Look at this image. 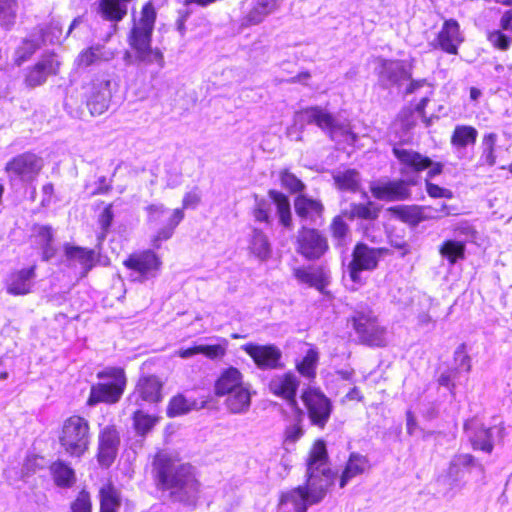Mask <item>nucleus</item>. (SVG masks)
<instances>
[{"instance_id":"nucleus-23","label":"nucleus","mask_w":512,"mask_h":512,"mask_svg":"<svg viewBox=\"0 0 512 512\" xmlns=\"http://www.w3.org/2000/svg\"><path fill=\"white\" fill-rule=\"evenodd\" d=\"M43 162L41 157L33 152L27 151L12 157L4 167L9 175L21 180L31 181L42 170Z\"/></svg>"},{"instance_id":"nucleus-16","label":"nucleus","mask_w":512,"mask_h":512,"mask_svg":"<svg viewBox=\"0 0 512 512\" xmlns=\"http://www.w3.org/2000/svg\"><path fill=\"white\" fill-rule=\"evenodd\" d=\"M299 387L300 380L292 371L275 374L267 383V390L272 396L284 401L300 415L301 408L297 401Z\"/></svg>"},{"instance_id":"nucleus-6","label":"nucleus","mask_w":512,"mask_h":512,"mask_svg":"<svg viewBox=\"0 0 512 512\" xmlns=\"http://www.w3.org/2000/svg\"><path fill=\"white\" fill-rule=\"evenodd\" d=\"M347 324L354 330L358 343L370 348H385L389 339L387 328L383 326L370 307L355 310Z\"/></svg>"},{"instance_id":"nucleus-44","label":"nucleus","mask_w":512,"mask_h":512,"mask_svg":"<svg viewBox=\"0 0 512 512\" xmlns=\"http://www.w3.org/2000/svg\"><path fill=\"white\" fill-rule=\"evenodd\" d=\"M478 137V131L470 125H456L450 137V143L456 148H465L474 145Z\"/></svg>"},{"instance_id":"nucleus-9","label":"nucleus","mask_w":512,"mask_h":512,"mask_svg":"<svg viewBox=\"0 0 512 512\" xmlns=\"http://www.w3.org/2000/svg\"><path fill=\"white\" fill-rule=\"evenodd\" d=\"M300 399L306 409L310 424L324 429L333 413L332 400L320 387L306 386L302 389Z\"/></svg>"},{"instance_id":"nucleus-40","label":"nucleus","mask_w":512,"mask_h":512,"mask_svg":"<svg viewBox=\"0 0 512 512\" xmlns=\"http://www.w3.org/2000/svg\"><path fill=\"white\" fill-rule=\"evenodd\" d=\"M206 401H202L200 405L194 400H189L182 393H177L172 396L166 406V415L169 418L179 417L189 412L201 409L205 406Z\"/></svg>"},{"instance_id":"nucleus-3","label":"nucleus","mask_w":512,"mask_h":512,"mask_svg":"<svg viewBox=\"0 0 512 512\" xmlns=\"http://www.w3.org/2000/svg\"><path fill=\"white\" fill-rule=\"evenodd\" d=\"M57 440L65 455L70 458H82L91 446L90 421L77 413L69 415L57 430Z\"/></svg>"},{"instance_id":"nucleus-39","label":"nucleus","mask_w":512,"mask_h":512,"mask_svg":"<svg viewBox=\"0 0 512 512\" xmlns=\"http://www.w3.org/2000/svg\"><path fill=\"white\" fill-rule=\"evenodd\" d=\"M387 212L411 227H416L426 218L423 214V207L419 205H395L388 207Z\"/></svg>"},{"instance_id":"nucleus-48","label":"nucleus","mask_w":512,"mask_h":512,"mask_svg":"<svg viewBox=\"0 0 512 512\" xmlns=\"http://www.w3.org/2000/svg\"><path fill=\"white\" fill-rule=\"evenodd\" d=\"M41 48V43L34 39L25 38L21 44L15 49L13 63L16 66H21L29 61L34 54Z\"/></svg>"},{"instance_id":"nucleus-33","label":"nucleus","mask_w":512,"mask_h":512,"mask_svg":"<svg viewBox=\"0 0 512 512\" xmlns=\"http://www.w3.org/2000/svg\"><path fill=\"white\" fill-rule=\"evenodd\" d=\"M370 467L371 465L367 456L355 452L351 453L340 475L339 487L344 488L351 479L362 475L370 469Z\"/></svg>"},{"instance_id":"nucleus-59","label":"nucleus","mask_w":512,"mask_h":512,"mask_svg":"<svg viewBox=\"0 0 512 512\" xmlns=\"http://www.w3.org/2000/svg\"><path fill=\"white\" fill-rule=\"evenodd\" d=\"M114 219L113 203L107 204L101 214L98 216V223L101 228V234L98 236L100 241H103L110 231Z\"/></svg>"},{"instance_id":"nucleus-10","label":"nucleus","mask_w":512,"mask_h":512,"mask_svg":"<svg viewBox=\"0 0 512 512\" xmlns=\"http://www.w3.org/2000/svg\"><path fill=\"white\" fill-rule=\"evenodd\" d=\"M295 251L308 261H316L324 257L330 250L327 235L320 229L302 225L295 237Z\"/></svg>"},{"instance_id":"nucleus-37","label":"nucleus","mask_w":512,"mask_h":512,"mask_svg":"<svg viewBox=\"0 0 512 512\" xmlns=\"http://www.w3.org/2000/svg\"><path fill=\"white\" fill-rule=\"evenodd\" d=\"M54 484L59 488H71L76 483V474L69 463L57 459L49 466Z\"/></svg>"},{"instance_id":"nucleus-15","label":"nucleus","mask_w":512,"mask_h":512,"mask_svg":"<svg viewBox=\"0 0 512 512\" xmlns=\"http://www.w3.org/2000/svg\"><path fill=\"white\" fill-rule=\"evenodd\" d=\"M165 380L157 375L141 373L136 380L130 398L135 399L136 404L157 406L164 400Z\"/></svg>"},{"instance_id":"nucleus-52","label":"nucleus","mask_w":512,"mask_h":512,"mask_svg":"<svg viewBox=\"0 0 512 512\" xmlns=\"http://www.w3.org/2000/svg\"><path fill=\"white\" fill-rule=\"evenodd\" d=\"M17 0H0V26L10 29L17 17Z\"/></svg>"},{"instance_id":"nucleus-42","label":"nucleus","mask_w":512,"mask_h":512,"mask_svg":"<svg viewBox=\"0 0 512 512\" xmlns=\"http://www.w3.org/2000/svg\"><path fill=\"white\" fill-rule=\"evenodd\" d=\"M333 183L339 191H348L356 193L360 188L359 172L354 169H346L344 171L337 172L332 176Z\"/></svg>"},{"instance_id":"nucleus-34","label":"nucleus","mask_w":512,"mask_h":512,"mask_svg":"<svg viewBox=\"0 0 512 512\" xmlns=\"http://www.w3.org/2000/svg\"><path fill=\"white\" fill-rule=\"evenodd\" d=\"M381 212V206L374 201L353 202L349 206V210L343 212L349 220L375 222L378 220Z\"/></svg>"},{"instance_id":"nucleus-25","label":"nucleus","mask_w":512,"mask_h":512,"mask_svg":"<svg viewBox=\"0 0 512 512\" xmlns=\"http://www.w3.org/2000/svg\"><path fill=\"white\" fill-rule=\"evenodd\" d=\"M307 124H314L324 131L331 139L338 133L344 134L345 127L337 121L335 116L321 106H309L301 109Z\"/></svg>"},{"instance_id":"nucleus-4","label":"nucleus","mask_w":512,"mask_h":512,"mask_svg":"<svg viewBox=\"0 0 512 512\" xmlns=\"http://www.w3.org/2000/svg\"><path fill=\"white\" fill-rule=\"evenodd\" d=\"M99 382L90 386L86 404L90 407L100 403L116 404L122 398L127 387V376L122 367H106L98 371Z\"/></svg>"},{"instance_id":"nucleus-61","label":"nucleus","mask_w":512,"mask_h":512,"mask_svg":"<svg viewBox=\"0 0 512 512\" xmlns=\"http://www.w3.org/2000/svg\"><path fill=\"white\" fill-rule=\"evenodd\" d=\"M415 115L411 106H405L400 110L396 119L403 131H410L416 127L417 121Z\"/></svg>"},{"instance_id":"nucleus-2","label":"nucleus","mask_w":512,"mask_h":512,"mask_svg":"<svg viewBox=\"0 0 512 512\" xmlns=\"http://www.w3.org/2000/svg\"><path fill=\"white\" fill-rule=\"evenodd\" d=\"M213 389L216 397H227L225 406L233 414L244 413L251 405V393L244 382V375L235 366L230 365L220 371Z\"/></svg>"},{"instance_id":"nucleus-24","label":"nucleus","mask_w":512,"mask_h":512,"mask_svg":"<svg viewBox=\"0 0 512 512\" xmlns=\"http://www.w3.org/2000/svg\"><path fill=\"white\" fill-rule=\"evenodd\" d=\"M375 61L379 67L377 78L381 88L390 89L394 86H400L403 81L411 79V72L406 69L402 61L382 57H377Z\"/></svg>"},{"instance_id":"nucleus-57","label":"nucleus","mask_w":512,"mask_h":512,"mask_svg":"<svg viewBox=\"0 0 512 512\" xmlns=\"http://www.w3.org/2000/svg\"><path fill=\"white\" fill-rule=\"evenodd\" d=\"M497 135L495 133H488L483 136L482 144V159L488 166H494L496 163L495 146Z\"/></svg>"},{"instance_id":"nucleus-36","label":"nucleus","mask_w":512,"mask_h":512,"mask_svg":"<svg viewBox=\"0 0 512 512\" xmlns=\"http://www.w3.org/2000/svg\"><path fill=\"white\" fill-rule=\"evenodd\" d=\"M268 196L276 206L280 226L286 230H292L294 223L289 197L285 193L275 189H270Z\"/></svg>"},{"instance_id":"nucleus-56","label":"nucleus","mask_w":512,"mask_h":512,"mask_svg":"<svg viewBox=\"0 0 512 512\" xmlns=\"http://www.w3.org/2000/svg\"><path fill=\"white\" fill-rule=\"evenodd\" d=\"M295 413V422L292 425H288L285 427L283 431V441L285 443H295L298 441L304 434V430L302 427V418H303V410L301 409V414Z\"/></svg>"},{"instance_id":"nucleus-19","label":"nucleus","mask_w":512,"mask_h":512,"mask_svg":"<svg viewBox=\"0 0 512 512\" xmlns=\"http://www.w3.org/2000/svg\"><path fill=\"white\" fill-rule=\"evenodd\" d=\"M464 41L465 36L460 23L454 18H449L443 21L431 45L435 50H440L445 54L457 55Z\"/></svg>"},{"instance_id":"nucleus-26","label":"nucleus","mask_w":512,"mask_h":512,"mask_svg":"<svg viewBox=\"0 0 512 512\" xmlns=\"http://www.w3.org/2000/svg\"><path fill=\"white\" fill-rule=\"evenodd\" d=\"M463 428L471 448L474 451H482L487 454L493 452L494 440L492 427H486L475 419H469L464 422Z\"/></svg>"},{"instance_id":"nucleus-51","label":"nucleus","mask_w":512,"mask_h":512,"mask_svg":"<svg viewBox=\"0 0 512 512\" xmlns=\"http://www.w3.org/2000/svg\"><path fill=\"white\" fill-rule=\"evenodd\" d=\"M255 222L270 225L272 223L270 202L258 195H254V205L250 211Z\"/></svg>"},{"instance_id":"nucleus-58","label":"nucleus","mask_w":512,"mask_h":512,"mask_svg":"<svg viewBox=\"0 0 512 512\" xmlns=\"http://www.w3.org/2000/svg\"><path fill=\"white\" fill-rule=\"evenodd\" d=\"M93 503L89 491L81 489L70 502V512H92Z\"/></svg>"},{"instance_id":"nucleus-64","label":"nucleus","mask_w":512,"mask_h":512,"mask_svg":"<svg viewBox=\"0 0 512 512\" xmlns=\"http://www.w3.org/2000/svg\"><path fill=\"white\" fill-rule=\"evenodd\" d=\"M387 242L390 246V249H393L398 252L400 257H405L411 251L410 245L404 237H393L392 235H387Z\"/></svg>"},{"instance_id":"nucleus-45","label":"nucleus","mask_w":512,"mask_h":512,"mask_svg":"<svg viewBox=\"0 0 512 512\" xmlns=\"http://www.w3.org/2000/svg\"><path fill=\"white\" fill-rule=\"evenodd\" d=\"M34 234L37 244L43 249V258L48 260L54 255V249L52 248L53 241V229L50 225H39L33 226Z\"/></svg>"},{"instance_id":"nucleus-5","label":"nucleus","mask_w":512,"mask_h":512,"mask_svg":"<svg viewBox=\"0 0 512 512\" xmlns=\"http://www.w3.org/2000/svg\"><path fill=\"white\" fill-rule=\"evenodd\" d=\"M305 482L315 488L324 489L325 494L334 486L337 476L332 468L326 443L323 439L313 441L305 460Z\"/></svg>"},{"instance_id":"nucleus-53","label":"nucleus","mask_w":512,"mask_h":512,"mask_svg":"<svg viewBox=\"0 0 512 512\" xmlns=\"http://www.w3.org/2000/svg\"><path fill=\"white\" fill-rule=\"evenodd\" d=\"M479 466L476 458L470 453H463L455 455L449 463L448 474L451 476L458 475L461 471L466 468Z\"/></svg>"},{"instance_id":"nucleus-55","label":"nucleus","mask_w":512,"mask_h":512,"mask_svg":"<svg viewBox=\"0 0 512 512\" xmlns=\"http://www.w3.org/2000/svg\"><path fill=\"white\" fill-rule=\"evenodd\" d=\"M460 377V371L456 367H451L440 372L437 377V383L449 391L452 398L456 397L457 380Z\"/></svg>"},{"instance_id":"nucleus-31","label":"nucleus","mask_w":512,"mask_h":512,"mask_svg":"<svg viewBox=\"0 0 512 512\" xmlns=\"http://www.w3.org/2000/svg\"><path fill=\"white\" fill-rule=\"evenodd\" d=\"M293 275L300 283L314 287L321 293L329 284V277L322 266L297 267L293 270Z\"/></svg>"},{"instance_id":"nucleus-43","label":"nucleus","mask_w":512,"mask_h":512,"mask_svg":"<svg viewBox=\"0 0 512 512\" xmlns=\"http://www.w3.org/2000/svg\"><path fill=\"white\" fill-rule=\"evenodd\" d=\"M276 8V0H253L251 9L244 16L246 25H257Z\"/></svg>"},{"instance_id":"nucleus-27","label":"nucleus","mask_w":512,"mask_h":512,"mask_svg":"<svg viewBox=\"0 0 512 512\" xmlns=\"http://www.w3.org/2000/svg\"><path fill=\"white\" fill-rule=\"evenodd\" d=\"M486 39L497 51H508L512 46V7L503 11L499 19V28L488 30Z\"/></svg>"},{"instance_id":"nucleus-49","label":"nucleus","mask_w":512,"mask_h":512,"mask_svg":"<svg viewBox=\"0 0 512 512\" xmlns=\"http://www.w3.org/2000/svg\"><path fill=\"white\" fill-rule=\"evenodd\" d=\"M281 186L290 194L303 195L306 189L305 183L298 178L289 168H283L278 173Z\"/></svg>"},{"instance_id":"nucleus-8","label":"nucleus","mask_w":512,"mask_h":512,"mask_svg":"<svg viewBox=\"0 0 512 512\" xmlns=\"http://www.w3.org/2000/svg\"><path fill=\"white\" fill-rule=\"evenodd\" d=\"M392 154L397 159L402 174H418L427 170V178H434L442 174L444 170L442 162H435L429 156L414 149L403 148L395 144L392 147Z\"/></svg>"},{"instance_id":"nucleus-1","label":"nucleus","mask_w":512,"mask_h":512,"mask_svg":"<svg viewBox=\"0 0 512 512\" xmlns=\"http://www.w3.org/2000/svg\"><path fill=\"white\" fill-rule=\"evenodd\" d=\"M155 490L173 503L195 506L201 490L195 466L178 452L157 449L148 465Z\"/></svg>"},{"instance_id":"nucleus-18","label":"nucleus","mask_w":512,"mask_h":512,"mask_svg":"<svg viewBox=\"0 0 512 512\" xmlns=\"http://www.w3.org/2000/svg\"><path fill=\"white\" fill-rule=\"evenodd\" d=\"M414 184V182L405 179L372 181L369 184V191L372 197L378 201H406L412 196L410 187Z\"/></svg>"},{"instance_id":"nucleus-28","label":"nucleus","mask_w":512,"mask_h":512,"mask_svg":"<svg viewBox=\"0 0 512 512\" xmlns=\"http://www.w3.org/2000/svg\"><path fill=\"white\" fill-rule=\"evenodd\" d=\"M36 269L37 266L34 264L12 271L5 283L6 292L12 296H23L31 293Z\"/></svg>"},{"instance_id":"nucleus-46","label":"nucleus","mask_w":512,"mask_h":512,"mask_svg":"<svg viewBox=\"0 0 512 512\" xmlns=\"http://www.w3.org/2000/svg\"><path fill=\"white\" fill-rule=\"evenodd\" d=\"M465 243L463 241L445 240L439 246L440 255L445 258L450 265H454L459 260L465 259Z\"/></svg>"},{"instance_id":"nucleus-62","label":"nucleus","mask_w":512,"mask_h":512,"mask_svg":"<svg viewBox=\"0 0 512 512\" xmlns=\"http://www.w3.org/2000/svg\"><path fill=\"white\" fill-rule=\"evenodd\" d=\"M430 178L425 179V187L426 192L429 197L438 199L445 198L451 199L453 198V192L450 189L439 186L438 184L432 183L429 181Z\"/></svg>"},{"instance_id":"nucleus-12","label":"nucleus","mask_w":512,"mask_h":512,"mask_svg":"<svg viewBox=\"0 0 512 512\" xmlns=\"http://www.w3.org/2000/svg\"><path fill=\"white\" fill-rule=\"evenodd\" d=\"M122 265L140 282L156 276L163 265L161 257L153 249L136 250L127 255Z\"/></svg>"},{"instance_id":"nucleus-30","label":"nucleus","mask_w":512,"mask_h":512,"mask_svg":"<svg viewBox=\"0 0 512 512\" xmlns=\"http://www.w3.org/2000/svg\"><path fill=\"white\" fill-rule=\"evenodd\" d=\"M64 255L70 264L80 266L83 276L88 275L100 261V252L82 246L66 244L64 245Z\"/></svg>"},{"instance_id":"nucleus-60","label":"nucleus","mask_w":512,"mask_h":512,"mask_svg":"<svg viewBox=\"0 0 512 512\" xmlns=\"http://www.w3.org/2000/svg\"><path fill=\"white\" fill-rule=\"evenodd\" d=\"M432 95L433 91H430L429 94L419 99V101L414 106H411V109L421 118L425 127H430L433 123V116L427 115L426 112V108L431 101Z\"/></svg>"},{"instance_id":"nucleus-14","label":"nucleus","mask_w":512,"mask_h":512,"mask_svg":"<svg viewBox=\"0 0 512 512\" xmlns=\"http://www.w3.org/2000/svg\"><path fill=\"white\" fill-rule=\"evenodd\" d=\"M241 350L259 370H282L285 367L282 350L274 343L249 342L243 344Z\"/></svg>"},{"instance_id":"nucleus-29","label":"nucleus","mask_w":512,"mask_h":512,"mask_svg":"<svg viewBox=\"0 0 512 512\" xmlns=\"http://www.w3.org/2000/svg\"><path fill=\"white\" fill-rule=\"evenodd\" d=\"M293 204L295 214L300 221L314 223L324 218L325 205L320 199L307 194L296 195Z\"/></svg>"},{"instance_id":"nucleus-35","label":"nucleus","mask_w":512,"mask_h":512,"mask_svg":"<svg viewBox=\"0 0 512 512\" xmlns=\"http://www.w3.org/2000/svg\"><path fill=\"white\" fill-rule=\"evenodd\" d=\"M98 512H119L122 505L121 491L111 480L106 481L98 491Z\"/></svg>"},{"instance_id":"nucleus-50","label":"nucleus","mask_w":512,"mask_h":512,"mask_svg":"<svg viewBox=\"0 0 512 512\" xmlns=\"http://www.w3.org/2000/svg\"><path fill=\"white\" fill-rule=\"evenodd\" d=\"M157 19V11L152 0L146 1L140 10V16L137 22L132 27L154 31Z\"/></svg>"},{"instance_id":"nucleus-7","label":"nucleus","mask_w":512,"mask_h":512,"mask_svg":"<svg viewBox=\"0 0 512 512\" xmlns=\"http://www.w3.org/2000/svg\"><path fill=\"white\" fill-rule=\"evenodd\" d=\"M167 208L163 204H150L145 207L147 215V223L155 229V233L151 238V245L158 249L161 244L174 235L175 229L184 219L182 209H174L166 222H162V218Z\"/></svg>"},{"instance_id":"nucleus-21","label":"nucleus","mask_w":512,"mask_h":512,"mask_svg":"<svg viewBox=\"0 0 512 512\" xmlns=\"http://www.w3.org/2000/svg\"><path fill=\"white\" fill-rule=\"evenodd\" d=\"M112 97L111 79L109 75L93 79L85 93L86 106L92 116L102 115L107 111Z\"/></svg>"},{"instance_id":"nucleus-13","label":"nucleus","mask_w":512,"mask_h":512,"mask_svg":"<svg viewBox=\"0 0 512 512\" xmlns=\"http://www.w3.org/2000/svg\"><path fill=\"white\" fill-rule=\"evenodd\" d=\"M61 65L55 51H46L35 63L26 68L23 84L29 89L42 86L50 76H57L60 73Z\"/></svg>"},{"instance_id":"nucleus-22","label":"nucleus","mask_w":512,"mask_h":512,"mask_svg":"<svg viewBox=\"0 0 512 512\" xmlns=\"http://www.w3.org/2000/svg\"><path fill=\"white\" fill-rule=\"evenodd\" d=\"M120 442L116 425L110 424L100 429L96 451V460L100 467L108 469L112 466L117 458Z\"/></svg>"},{"instance_id":"nucleus-20","label":"nucleus","mask_w":512,"mask_h":512,"mask_svg":"<svg viewBox=\"0 0 512 512\" xmlns=\"http://www.w3.org/2000/svg\"><path fill=\"white\" fill-rule=\"evenodd\" d=\"M378 267V260L373 253V247L363 241L355 243L348 263V273L353 283L363 284L361 277L363 271H373Z\"/></svg>"},{"instance_id":"nucleus-11","label":"nucleus","mask_w":512,"mask_h":512,"mask_svg":"<svg viewBox=\"0 0 512 512\" xmlns=\"http://www.w3.org/2000/svg\"><path fill=\"white\" fill-rule=\"evenodd\" d=\"M327 494L324 489L304 483L279 493L277 508L286 510V506L291 504L294 512H307L308 507L320 503Z\"/></svg>"},{"instance_id":"nucleus-54","label":"nucleus","mask_w":512,"mask_h":512,"mask_svg":"<svg viewBox=\"0 0 512 512\" xmlns=\"http://www.w3.org/2000/svg\"><path fill=\"white\" fill-rule=\"evenodd\" d=\"M329 231L333 240L342 245L350 234V227L342 215H336L331 219Z\"/></svg>"},{"instance_id":"nucleus-63","label":"nucleus","mask_w":512,"mask_h":512,"mask_svg":"<svg viewBox=\"0 0 512 512\" xmlns=\"http://www.w3.org/2000/svg\"><path fill=\"white\" fill-rule=\"evenodd\" d=\"M226 345L212 344L200 345V354L204 355L210 360L220 359L226 355Z\"/></svg>"},{"instance_id":"nucleus-47","label":"nucleus","mask_w":512,"mask_h":512,"mask_svg":"<svg viewBox=\"0 0 512 512\" xmlns=\"http://www.w3.org/2000/svg\"><path fill=\"white\" fill-rule=\"evenodd\" d=\"M102 47L100 45H92L82 49L74 60L77 69L88 68L102 60H106L102 56Z\"/></svg>"},{"instance_id":"nucleus-32","label":"nucleus","mask_w":512,"mask_h":512,"mask_svg":"<svg viewBox=\"0 0 512 512\" xmlns=\"http://www.w3.org/2000/svg\"><path fill=\"white\" fill-rule=\"evenodd\" d=\"M247 251L250 256L259 261H266L270 258L272 253L271 243L261 228H252V234L247 241Z\"/></svg>"},{"instance_id":"nucleus-41","label":"nucleus","mask_w":512,"mask_h":512,"mask_svg":"<svg viewBox=\"0 0 512 512\" xmlns=\"http://www.w3.org/2000/svg\"><path fill=\"white\" fill-rule=\"evenodd\" d=\"M131 419L135 433L140 437H145L153 431L161 417L143 409H137L132 413Z\"/></svg>"},{"instance_id":"nucleus-38","label":"nucleus","mask_w":512,"mask_h":512,"mask_svg":"<svg viewBox=\"0 0 512 512\" xmlns=\"http://www.w3.org/2000/svg\"><path fill=\"white\" fill-rule=\"evenodd\" d=\"M318 364L319 351L316 347L311 346L301 359L295 361V370L302 378L312 383L317 378Z\"/></svg>"},{"instance_id":"nucleus-17","label":"nucleus","mask_w":512,"mask_h":512,"mask_svg":"<svg viewBox=\"0 0 512 512\" xmlns=\"http://www.w3.org/2000/svg\"><path fill=\"white\" fill-rule=\"evenodd\" d=\"M152 34V31L131 27L127 37L128 44L139 61L163 66L162 52L158 48L151 47Z\"/></svg>"}]
</instances>
